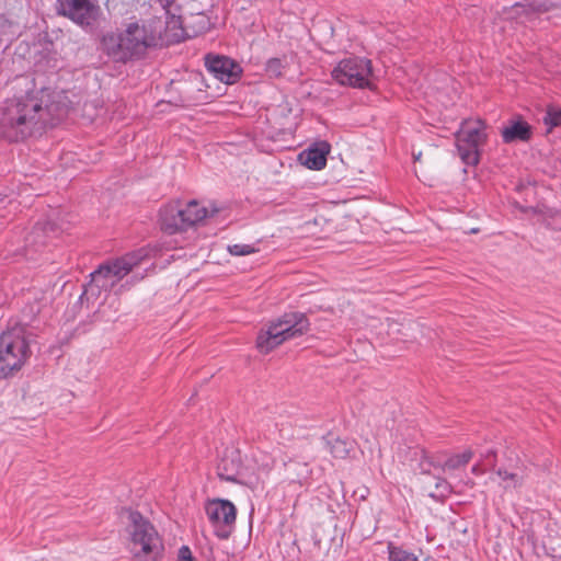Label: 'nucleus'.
<instances>
[{
    "instance_id": "1",
    "label": "nucleus",
    "mask_w": 561,
    "mask_h": 561,
    "mask_svg": "<svg viewBox=\"0 0 561 561\" xmlns=\"http://www.w3.org/2000/svg\"><path fill=\"white\" fill-rule=\"evenodd\" d=\"M49 106H43L34 92L4 101L0 112V137L10 142H19L35 130L55 123L49 119Z\"/></svg>"
},
{
    "instance_id": "2",
    "label": "nucleus",
    "mask_w": 561,
    "mask_h": 561,
    "mask_svg": "<svg viewBox=\"0 0 561 561\" xmlns=\"http://www.w3.org/2000/svg\"><path fill=\"white\" fill-rule=\"evenodd\" d=\"M156 45V37L144 25L129 23L123 32H106L100 37L98 49L116 64H127L145 56Z\"/></svg>"
},
{
    "instance_id": "3",
    "label": "nucleus",
    "mask_w": 561,
    "mask_h": 561,
    "mask_svg": "<svg viewBox=\"0 0 561 561\" xmlns=\"http://www.w3.org/2000/svg\"><path fill=\"white\" fill-rule=\"evenodd\" d=\"M129 526L131 553L136 561H161L164 556V545L154 526L138 511L125 508Z\"/></svg>"
},
{
    "instance_id": "4",
    "label": "nucleus",
    "mask_w": 561,
    "mask_h": 561,
    "mask_svg": "<svg viewBox=\"0 0 561 561\" xmlns=\"http://www.w3.org/2000/svg\"><path fill=\"white\" fill-rule=\"evenodd\" d=\"M310 323L306 313L286 312L276 321H272L256 337V348L262 354H268L285 341L296 339L309 331Z\"/></svg>"
},
{
    "instance_id": "5",
    "label": "nucleus",
    "mask_w": 561,
    "mask_h": 561,
    "mask_svg": "<svg viewBox=\"0 0 561 561\" xmlns=\"http://www.w3.org/2000/svg\"><path fill=\"white\" fill-rule=\"evenodd\" d=\"M218 209L210 214L208 209L192 199L184 206L180 201L164 205L159 211V224L161 230L167 234H175L187 231L208 216H214Z\"/></svg>"
},
{
    "instance_id": "6",
    "label": "nucleus",
    "mask_w": 561,
    "mask_h": 561,
    "mask_svg": "<svg viewBox=\"0 0 561 561\" xmlns=\"http://www.w3.org/2000/svg\"><path fill=\"white\" fill-rule=\"evenodd\" d=\"M31 350L27 340L16 331H5L0 335V378L13 377L22 369Z\"/></svg>"
},
{
    "instance_id": "7",
    "label": "nucleus",
    "mask_w": 561,
    "mask_h": 561,
    "mask_svg": "<svg viewBox=\"0 0 561 561\" xmlns=\"http://www.w3.org/2000/svg\"><path fill=\"white\" fill-rule=\"evenodd\" d=\"M485 123L482 119L465 121L455 134L456 147L461 161L471 167L480 162V147L488 140Z\"/></svg>"
},
{
    "instance_id": "8",
    "label": "nucleus",
    "mask_w": 561,
    "mask_h": 561,
    "mask_svg": "<svg viewBox=\"0 0 561 561\" xmlns=\"http://www.w3.org/2000/svg\"><path fill=\"white\" fill-rule=\"evenodd\" d=\"M333 80L341 85L358 89H371V60L365 57L351 56L342 59L331 73Z\"/></svg>"
},
{
    "instance_id": "9",
    "label": "nucleus",
    "mask_w": 561,
    "mask_h": 561,
    "mask_svg": "<svg viewBox=\"0 0 561 561\" xmlns=\"http://www.w3.org/2000/svg\"><path fill=\"white\" fill-rule=\"evenodd\" d=\"M56 12L91 34L96 32L103 14L100 5L90 0H57Z\"/></svg>"
},
{
    "instance_id": "10",
    "label": "nucleus",
    "mask_w": 561,
    "mask_h": 561,
    "mask_svg": "<svg viewBox=\"0 0 561 561\" xmlns=\"http://www.w3.org/2000/svg\"><path fill=\"white\" fill-rule=\"evenodd\" d=\"M204 508L216 537L221 540L228 539L233 533L237 518L233 503L224 499H209Z\"/></svg>"
},
{
    "instance_id": "11",
    "label": "nucleus",
    "mask_w": 561,
    "mask_h": 561,
    "mask_svg": "<svg viewBox=\"0 0 561 561\" xmlns=\"http://www.w3.org/2000/svg\"><path fill=\"white\" fill-rule=\"evenodd\" d=\"M204 60L206 69L226 84L236 83L242 76V67L230 57L209 53Z\"/></svg>"
},
{
    "instance_id": "12",
    "label": "nucleus",
    "mask_w": 561,
    "mask_h": 561,
    "mask_svg": "<svg viewBox=\"0 0 561 561\" xmlns=\"http://www.w3.org/2000/svg\"><path fill=\"white\" fill-rule=\"evenodd\" d=\"M124 260H114L101 264L91 276V285H95L99 290H107L118 283L129 273L128 267H124Z\"/></svg>"
},
{
    "instance_id": "13",
    "label": "nucleus",
    "mask_w": 561,
    "mask_h": 561,
    "mask_svg": "<svg viewBox=\"0 0 561 561\" xmlns=\"http://www.w3.org/2000/svg\"><path fill=\"white\" fill-rule=\"evenodd\" d=\"M242 460L239 450H227L224 453L218 466L217 476L222 481L241 483Z\"/></svg>"
},
{
    "instance_id": "14",
    "label": "nucleus",
    "mask_w": 561,
    "mask_h": 561,
    "mask_svg": "<svg viewBox=\"0 0 561 561\" xmlns=\"http://www.w3.org/2000/svg\"><path fill=\"white\" fill-rule=\"evenodd\" d=\"M331 146L328 141H319L299 153V161L310 170L319 171L327 165V157Z\"/></svg>"
},
{
    "instance_id": "15",
    "label": "nucleus",
    "mask_w": 561,
    "mask_h": 561,
    "mask_svg": "<svg viewBox=\"0 0 561 561\" xmlns=\"http://www.w3.org/2000/svg\"><path fill=\"white\" fill-rule=\"evenodd\" d=\"M501 136L504 144L527 142L531 139L533 127L526 121L518 117L517 119H511L508 125L502 128Z\"/></svg>"
},
{
    "instance_id": "16",
    "label": "nucleus",
    "mask_w": 561,
    "mask_h": 561,
    "mask_svg": "<svg viewBox=\"0 0 561 561\" xmlns=\"http://www.w3.org/2000/svg\"><path fill=\"white\" fill-rule=\"evenodd\" d=\"M514 9L518 15L524 14L527 18L548 12L561 13V0H531L527 3H515Z\"/></svg>"
},
{
    "instance_id": "17",
    "label": "nucleus",
    "mask_w": 561,
    "mask_h": 561,
    "mask_svg": "<svg viewBox=\"0 0 561 561\" xmlns=\"http://www.w3.org/2000/svg\"><path fill=\"white\" fill-rule=\"evenodd\" d=\"M181 27L187 36L195 37L207 32L210 28V20L204 12L190 13L178 16Z\"/></svg>"
},
{
    "instance_id": "18",
    "label": "nucleus",
    "mask_w": 561,
    "mask_h": 561,
    "mask_svg": "<svg viewBox=\"0 0 561 561\" xmlns=\"http://www.w3.org/2000/svg\"><path fill=\"white\" fill-rule=\"evenodd\" d=\"M46 245L45 229L36 225L25 238V248L23 255L33 259V253L42 251Z\"/></svg>"
},
{
    "instance_id": "19",
    "label": "nucleus",
    "mask_w": 561,
    "mask_h": 561,
    "mask_svg": "<svg viewBox=\"0 0 561 561\" xmlns=\"http://www.w3.org/2000/svg\"><path fill=\"white\" fill-rule=\"evenodd\" d=\"M327 447L330 454L337 459H345L348 457L350 453L354 450V440L351 439H342L340 437H335L329 434L325 437Z\"/></svg>"
},
{
    "instance_id": "20",
    "label": "nucleus",
    "mask_w": 561,
    "mask_h": 561,
    "mask_svg": "<svg viewBox=\"0 0 561 561\" xmlns=\"http://www.w3.org/2000/svg\"><path fill=\"white\" fill-rule=\"evenodd\" d=\"M473 457V451L470 449L461 454L453 455L446 459L443 465V470H456L466 466Z\"/></svg>"
},
{
    "instance_id": "21",
    "label": "nucleus",
    "mask_w": 561,
    "mask_h": 561,
    "mask_svg": "<svg viewBox=\"0 0 561 561\" xmlns=\"http://www.w3.org/2000/svg\"><path fill=\"white\" fill-rule=\"evenodd\" d=\"M542 122L547 126V133H551L556 127H561V107L548 105Z\"/></svg>"
},
{
    "instance_id": "22",
    "label": "nucleus",
    "mask_w": 561,
    "mask_h": 561,
    "mask_svg": "<svg viewBox=\"0 0 561 561\" xmlns=\"http://www.w3.org/2000/svg\"><path fill=\"white\" fill-rule=\"evenodd\" d=\"M285 68L286 62L284 59L273 57L265 62L264 71L268 78L277 79L283 77Z\"/></svg>"
},
{
    "instance_id": "23",
    "label": "nucleus",
    "mask_w": 561,
    "mask_h": 561,
    "mask_svg": "<svg viewBox=\"0 0 561 561\" xmlns=\"http://www.w3.org/2000/svg\"><path fill=\"white\" fill-rule=\"evenodd\" d=\"M388 549L389 561H417V558L412 552L403 550L400 547H394L390 543Z\"/></svg>"
},
{
    "instance_id": "24",
    "label": "nucleus",
    "mask_w": 561,
    "mask_h": 561,
    "mask_svg": "<svg viewBox=\"0 0 561 561\" xmlns=\"http://www.w3.org/2000/svg\"><path fill=\"white\" fill-rule=\"evenodd\" d=\"M147 256V252L141 249L135 252L127 253L126 255L118 257L117 260H124V267H128L129 272H131L133 267L141 262V260Z\"/></svg>"
},
{
    "instance_id": "25",
    "label": "nucleus",
    "mask_w": 561,
    "mask_h": 561,
    "mask_svg": "<svg viewBox=\"0 0 561 561\" xmlns=\"http://www.w3.org/2000/svg\"><path fill=\"white\" fill-rule=\"evenodd\" d=\"M253 459L259 466L260 469H262L265 472L271 471V469L274 467L275 460L263 451H259L256 454H253Z\"/></svg>"
},
{
    "instance_id": "26",
    "label": "nucleus",
    "mask_w": 561,
    "mask_h": 561,
    "mask_svg": "<svg viewBox=\"0 0 561 561\" xmlns=\"http://www.w3.org/2000/svg\"><path fill=\"white\" fill-rule=\"evenodd\" d=\"M228 252L232 255L242 256L256 252V249L251 244H232L228 245Z\"/></svg>"
},
{
    "instance_id": "27",
    "label": "nucleus",
    "mask_w": 561,
    "mask_h": 561,
    "mask_svg": "<svg viewBox=\"0 0 561 561\" xmlns=\"http://www.w3.org/2000/svg\"><path fill=\"white\" fill-rule=\"evenodd\" d=\"M496 474L503 480H512L514 482V486L522 485V479L516 473H512L500 468L496 470Z\"/></svg>"
},
{
    "instance_id": "28",
    "label": "nucleus",
    "mask_w": 561,
    "mask_h": 561,
    "mask_svg": "<svg viewBox=\"0 0 561 561\" xmlns=\"http://www.w3.org/2000/svg\"><path fill=\"white\" fill-rule=\"evenodd\" d=\"M161 7L165 10V13L169 14L172 19L176 16V13L173 12V5L175 0H158Z\"/></svg>"
},
{
    "instance_id": "29",
    "label": "nucleus",
    "mask_w": 561,
    "mask_h": 561,
    "mask_svg": "<svg viewBox=\"0 0 561 561\" xmlns=\"http://www.w3.org/2000/svg\"><path fill=\"white\" fill-rule=\"evenodd\" d=\"M193 554L187 546H182L179 549V561H193Z\"/></svg>"
},
{
    "instance_id": "30",
    "label": "nucleus",
    "mask_w": 561,
    "mask_h": 561,
    "mask_svg": "<svg viewBox=\"0 0 561 561\" xmlns=\"http://www.w3.org/2000/svg\"><path fill=\"white\" fill-rule=\"evenodd\" d=\"M482 458L484 461H486L492 468L495 467L496 462V451L494 449H488L483 455Z\"/></svg>"
},
{
    "instance_id": "31",
    "label": "nucleus",
    "mask_w": 561,
    "mask_h": 561,
    "mask_svg": "<svg viewBox=\"0 0 561 561\" xmlns=\"http://www.w3.org/2000/svg\"><path fill=\"white\" fill-rule=\"evenodd\" d=\"M436 489L442 490V493H449L451 485L445 479H439L436 483Z\"/></svg>"
},
{
    "instance_id": "32",
    "label": "nucleus",
    "mask_w": 561,
    "mask_h": 561,
    "mask_svg": "<svg viewBox=\"0 0 561 561\" xmlns=\"http://www.w3.org/2000/svg\"><path fill=\"white\" fill-rule=\"evenodd\" d=\"M471 472L476 476H481L485 472V470L479 463H477L471 468Z\"/></svg>"
},
{
    "instance_id": "33",
    "label": "nucleus",
    "mask_w": 561,
    "mask_h": 561,
    "mask_svg": "<svg viewBox=\"0 0 561 561\" xmlns=\"http://www.w3.org/2000/svg\"><path fill=\"white\" fill-rule=\"evenodd\" d=\"M39 310L37 309L36 311L33 310V308H31V313L28 316V321H32L33 318L35 317V314L38 312Z\"/></svg>"
},
{
    "instance_id": "34",
    "label": "nucleus",
    "mask_w": 561,
    "mask_h": 561,
    "mask_svg": "<svg viewBox=\"0 0 561 561\" xmlns=\"http://www.w3.org/2000/svg\"><path fill=\"white\" fill-rule=\"evenodd\" d=\"M466 484H467L468 486H470V488H473L476 483H474V481H473L472 479H468V480L466 481Z\"/></svg>"
},
{
    "instance_id": "35",
    "label": "nucleus",
    "mask_w": 561,
    "mask_h": 561,
    "mask_svg": "<svg viewBox=\"0 0 561 561\" xmlns=\"http://www.w3.org/2000/svg\"><path fill=\"white\" fill-rule=\"evenodd\" d=\"M421 156H422V153H421V152H420V153H417V154H414V159L417 161V160H420Z\"/></svg>"
}]
</instances>
